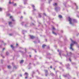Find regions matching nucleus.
Wrapping results in <instances>:
<instances>
[{"label":"nucleus","instance_id":"obj_1","mask_svg":"<svg viewBox=\"0 0 79 79\" xmlns=\"http://www.w3.org/2000/svg\"><path fill=\"white\" fill-rule=\"evenodd\" d=\"M70 40H71L72 43L70 44V49L71 50L73 51V50H74V49L72 48V47L73 46V45H74V44H76V45H77V43L75 41H74L73 40H72V39H70Z\"/></svg>","mask_w":79,"mask_h":79},{"label":"nucleus","instance_id":"obj_2","mask_svg":"<svg viewBox=\"0 0 79 79\" xmlns=\"http://www.w3.org/2000/svg\"><path fill=\"white\" fill-rule=\"evenodd\" d=\"M72 23H77V20L76 19H73L72 18H70V17H69V21L70 24H72Z\"/></svg>","mask_w":79,"mask_h":79},{"label":"nucleus","instance_id":"obj_3","mask_svg":"<svg viewBox=\"0 0 79 79\" xmlns=\"http://www.w3.org/2000/svg\"><path fill=\"white\" fill-rule=\"evenodd\" d=\"M28 73H25L24 74V76H25L26 77H25V79H27V77H28Z\"/></svg>","mask_w":79,"mask_h":79},{"label":"nucleus","instance_id":"obj_4","mask_svg":"<svg viewBox=\"0 0 79 79\" xmlns=\"http://www.w3.org/2000/svg\"><path fill=\"white\" fill-rule=\"evenodd\" d=\"M63 77H69V76H69V74H68V75H63Z\"/></svg>","mask_w":79,"mask_h":79},{"label":"nucleus","instance_id":"obj_5","mask_svg":"<svg viewBox=\"0 0 79 79\" xmlns=\"http://www.w3.org/2000/svg\"><path fill=\"white\" fill-rule=\"evenodd\" d=\"M45 71L46 74L45 76H47V74H48V70H45Z\"/></svg>","mask_w":79,"mask_h":79},{"label":"nucleus","instance_id":"obj_6","mask_svg":"<svg viewBox=\"0 0 79 79\" xmlns=\"http://www.w3.org/2000/svg\"><path fill=\"white\" fill-rule=\"evenodd\" d=\"M33 7V11H35L36 10V9H35V6H34V5H31Z\"/></svg>","mask_w":79,"mask_h":79},{"label":"nucleus","instance_id":"obj_7","mask_svg":"<svg viewBox=\"0 0 79 79\" xmlns=\"http://www.w3.org/2000/svg\"><path fill=\"white\" fill-rule=\"evenodd\" d=\"M29 36L30 37L31 39H33L35 38V37L33 36V35H29Z\"/></svg>","mask_w":79,"mask_h":79},{"label":"nucleus","instance_id":"obj_8","mask_svg":"<svg viewBox=\"0 0 79 79\" xmlns=\"http://www.w3.org/2000/svg\"><path fill=\"white\" fill-rule=\"evenodd\" d=\"M74 5H75L76 7V9H78V6L77 5L76 3H74Z\"/></svg>","mask_w":79,"mask_h":79},{"label":"nucleus","instance_id":"obj_9","mask_svg":"<svg viewBox=\"0 0 79 79\" xmlns=\"http://www.w3.org/2000/svg\"><path fill=\"white\" fill-rule=\"evenodd\" d=\"M23 62H24V60H22L20 61V64H23Z\"/></svg>","mask_w":79,"mask_h":79},{"label":"nucleus","instance_id":"obj_10","mask_svg":"<svg viewBox=\"0 0 79 79\" xmlns=\"http://www.w3.org/2000/svg\"><path fill=\"white\" fill-rule=\"evenodd\" d=\"M66 67L67 69H70V68L69 67V64H68V65L66 66Z\"/></svg>","mask_w":79,"mask_h":79},{"label":"nucleus","instance_id":"obj_11","mask_svg":"<svg viewBox=\"0 0 79 79\" xmlns=\"http://www.w3.org/2000/svg\"><path fill=\"white\" fill-rule=\"evenodd\" d=\"M10 18L11 19H12V21H15V20H14V19H13V17L11 16L10 17Z\"/></svg>","mask_w":79,"mask_h":79},{"label":"nucleus","instance_id":"obj_12","mask_svg":"<svg viewBox=\"0 0 79 79\" xmlns=\"http://www.w3.org/2000/svg\"><path fill=\"white\" fill-rule=\"evenodd\" d=\"M23 0L24 1V3L25 5L26 4V2H27V0Z\"/></svg>","mask_w":79,"mask_h":79},{"label":"nucleus","instance_id":"obj_13","mask_svg":"<svg viewBox=\"0 0 79 79\" xmlns=\"http://www.w3.org/2000/svg\"><path fill=\"white\" fill-rule=\"evenodd\" d=\"M53 6H57V4L56 3H55L54 4H53Z\"/></svg>","mask_w":79,"mask_h":79},{"label":"nucleus","instance_id":"obj_14","mask_svg":"<svg viewBox=\"0 0 79 79\" xmlns=\"http://www.w3.org/2000/svg\"><path fill=\"white\" fill-rule=\"evenodd\" d=\"M26 32V31H25L24 30H23V31H22V33H23V34H24V33Z\"/></svg>","mask_w":79,"mask_h":79},{"label":"nucleus","instance_id":"obj_15","mask_svg":"<svg viewBox=\"0 0 79 79\" xmlns=\"http://www.w3.org/2000/svg\"><path fill=\"white\" fill-rule=\"evenodd\" d=\"M46 46V45H43L42 46V48H44V47H45V46Z\"/></svg>","mask_w":79,"mask_h":79},{"label":"nucleus","instance_id":"obj_16","mask_svg":"<svg viewBox=\"0 0 79 79\" xmlns=\"http://www.w3.org/2000/svg\"><path fill=\"white\" fill-rule=\"evenodd\" d=\"M9 25L10 26V25H11V24H12V22H10L9 23Z\"/></svg>","mask_w":79,"mask_h":79},{"label":"nucleus","instance_id":"obj_17","mask_svg":"<svg viewBox=\"0 0 79 79\" xmlns=\"http://www.w3.org/2000/svg\"><path fill=\"white\" fill-rule=\"evenodd\" d=\"M11 48H12L13 50V49H14V47H13V46L12 45H11Z\"/></svg>","mask_w":79,"mask_h":79},{"label":"nucleus","instance_id":"obj_18","mask_svg":"<svg viewBox=\"0 0 79 79\" xmlns=\"http://www.w3.org/2000/svg\"><path fill=\"white\" fill-rule=\"evenodd\" d=\"M52 33L53 34H54V35H56V33H55L54 31H52Z\"/></svg>","mask_w":79,"mask_h":79},{"label":"nucleus","instance_id":"obj_19","mask_svg":"<svg viewBox=\"0 0 79 79\" xmlns=\"http://www.w3.org/2000/svg\"><path fill=\"white\" fill-rule=\"evenodd\" d=\"M7 68L8 69H10L11 68V66L10 65L8 66Z\"/></svg>","mask_w":79,"mask_h":79},{"label":"nucleus","instance_id":"obj_20","mask_svg":"<svg viewBox=\"0 0 79 79\" xmlns=\"http://www.w3.org/2000/svg\"><path fill=\"white\" fill-rule=\"evenodd\" d=\"M59 18H62V16L61 15H59Z\"/></svg>","mask_w":79,"mask_h":79},{"label":"nucleus","instance_id":"obj_21","mask_svg":"<svg viewBox=\"0 0 79 79\" xmlns=\"http://www.w3.org/2000/svg\"><path fill=\"white\" fill-rule=\"evenodd\" d=\"M39 17L40 18H41V17L42 16H41V14H39Z\"/></svg>","mask_w":79,"mask_h":79},{"label":"nucleus","instance_id":"obj_22","mask_svg":"<svg viewBox=\"0 0 79 79\" xmlns=\"http://www.w3.org/2000/svg\"><path fill=\"white\" fill-rule=\"evenodd\" d=\"M55 9L56 10V11H57V10H58V8H57V7H56L55 8Z\"/></svg>","mask_w":79,"mask_h":79},{"label":"nucleus","instance_id":"obj_23","mask_svg":"<svg viewBox=\"0 0 79 79\" xmlns=\"http://www.w3.org/2000/svg\"><path fill=\"white\" fill-rule=\"evenodd\" d=\"M69 55H70V56H71V55H72V53L71 52H70L69 53Z\"/></svg>","mask_w":79,"mask_h":79},{"label":"nucleus","instance_id":"obj_24","mask_svg":"<svg viewBox=\"0 0 79 79\" xmlns=\"http://www.w3.org/2000/svg\"><path fill=\"white\" fill-rule=\"evenodd\" d=\"M24 24V22H23L22 23V25H23Z\"/></svg>","mask_w":79,"mask_h":79},{"label":"nucleus","instance_id":"obj_25","mask_svg":"<svg viewBox=\"0 0 79 79\" xmlns=\"http://www.w3.org/2000/svg\"><path fill=\"white\" fill-rule=\"evenodd\" d=\"M52 0H48L49 1V3H50V2H51Z\"/></svg>","mask_w":79,"mask_h":79},{"label":"nucleus","instance_id":"obj_26","mask_svg":"<svg viewBox=\"0 0 79 79\" xmlns=\"http://www.w3.org/2000/svg\"><path fill=\"white\" fill-rule=\"evenodd\" d=\"M8 54H9V53H8V52H6V55H8Z\"/></svg>","mask_w":79,"mask_h":79},{"label":"nucleus","instance_id":"obj_27","mask_svg":"<svg viewBox=\"0 0 79 79\" xmlns=\"http://www.w3.org/2000/svg\"><path fill=\"white\" fill-rule=\"evenodd\" d=\"M13 34H9V35H10V36H11L12 35H13Z\"/></svg>","mask_w":79,"mask_h":79},{"label":"nucleus","instance_id":"obj_28","mask_svg":"<svg viewBox=\"0 0 79 79\" xmlns=\"http://www.w3.org/2000/svg\"><path fill=\"white\" fill-rule=\"evenodd\" d=\"M25 26L26 27H27V24H25Z\"/></svg>","mask_w":79,"mask_h":79},{"label":"nucleus","instance_id":"obj_29","mask_svg":"<svg viewBox=\"0 0 79 79\" xmlns=\"http://www.w3.org/2000/svg\"><path fill=\"white\" fill-rule=\"evenodd\" d=\"M51 75H52V76H54V74L52 73H51Z\"/></svg>","mask_w":79,"mask_h":79},{"label":"nucleus","instance_id":"obj_30","mask_svg":"<svg viewBox=\"0 0 79 79\" xmlns=\"http://www.w3.org/2000/svg\"><path fill=\"white\" fill-rule=\"evenodd\" d=\"M2 8H1L0 7V11H2Z\"/></svg>","mask_w":79,"mask_h":79},{"label":"nucleus","instance_id":"obj_31","mask_svg":"<svg viewBox=\"0 0 79 79\" xmlns=\"http://www.w3.org/2000/svg\"><path fill=\"white\" fill-rule=\"evenodd\" d=\"M31 25H34V23H31Z\"/></svg>","mask_w":79,"mask_h":79},{"label":"nucleus","instance_id":"obj_32","mask_svg":"<svg viewBox=\"0 0 79 79\" xmlns=\"http://www.w3.org/2000/svg\"><path fill=\"white\" fill-rule=\"evenodd\" d=\"M13 5H14V6H16V4L15 3V4H13Z\"/></svg>","mask_w":79,"mask_h":79},{"label":"nucleus","instance_id":"obj_33","mask_svg":"<svg viewBox=\"0 0 79 79\" xmlns=\"http://www.w3.org/2000/svg\"><path fill=\"white\" fill-rule=\"evenodd\" d=\"M44 15H45V16H46L47 15H46V14H45V13H44L43 14Z\"/></svg>","mask_w":79,"mask_h":79},{"label":"nucleus","instance_id":"obj_34","mask_svg":"<svg viewBox=\"0 0 79 79\" xmlns=\"http://www.w3.org/2000/svg\"><path fill=\"white\" fill-rule=\"evenodd\" d=\"M69 60L71 62V59H70V58H69Z\"/></svg>","mask_w":79,"mask_h":79},{"label":"nucleus","instance_id":"obj_35","mask_svg":"<svg viewBox=\"0 0 79 79\" xmlns=\"http://www.w3.org/2000/svg\"><path fill=\"white\" fill-rule=\"evenodd\" d=\"M23 16H22L21 17H20V19H23Z\"/></svg>","mask_w":79,"mask_h":79},{"label":"nucleus","instance_id":"obj_36","mask_svg":"<svg viewBox=\"0 0 79 79\" xmlns=\"http://www.w3.org/2000/svg\"><path fill=\"white\" fill-rule=\"evenodd\" d=\"M47 55H50V54L49 53L48 54L47 53Z\"/></svg>","mask_w":79,"mask_h":79},{"label":"nucleus","instance_id":"obj_37","mask_svg":"<svg viewBox=\"0 0 79 79\" xmlns=\"http://www.w3.org/2000/svg\"><path fill=\"white\" fill-rule=\"evenodd\" d=\"M52 29H53V30H54V29H55V27H52Z\"/></svg>","mask_w":79,"mask_h":79},{"label":"nucleus","instance_id":"obj_38","mask_svg":"<svg viewBox=\"0 0 79 79\" xmlns=\"http://www.w3.org/2000/svg\"><path fill=\"white\" fill-rule=\"evenodd\" d=\"M59 55H60V56H61V52H59Z\"/></svg>","mask_w":79,"mask_h":79},{"label":"nucleus","instance_id":"obj_39","mask_svg":"<svg viewBox=\"0 0 79 79\" xmlns=\"http://www.w3.org/2000/svg\"><path fill=\"white\" fill-rule=\"evenodd\" d=\"M34 51H35V53H37V51H36V50H35V49L34 50Z\"/></svg>","mask_w":79,"mask_h":79},{"label":"nucleus","instance_id":"obj_40","mask_svg":"<svg viewBox=\"0 0 79 79\" xmlns=\"http://www.w3.org/2000/svg\"><path fill=\"white\" fill-rule=\"evenodd\" d=\"M35 74V72H33V74Z\"/></svg>","mask_w":79,"mask_h":79},{"label":"nucleus","instance_id":"obj_41","mask_svg":"<svg viewBox=\"0 0 79 79\" xmlns=\"http://www.w3.org/2000/svg\"><path fill=\"white\" fill-rule=\"evenodd\" d=\"M68 56V54L67 53V55L66 56V57H67Z\"/></svg>","mask_w":79,"mask_h":79},{"label":"nucleus","instance_id":"obj_42","mask_svg":"<svg viewBox=\"0 0 79 79\" xmlns=\"http://www.w3.org/2000/svg\"><path fill=\"white\" fill-rule=\"evenodd\" d=\"M2 50L3 51V50H5V48H4L3 49H2Z\"/></svg>","mask_w":79,"mask_h":79},{"label":"nucleus","instance_id":"obj_43","mask_svg":"<svg viewBox=\"0 0 79 79\" xmlns=\"http://www.w3.org/2000/svg\"><path fill=\"white\" fill-rule=\"evenodd\" d=\"M20 77H22V75H21V74H20Z\"/></svg>","mask_w":79,"mask_h":79},{"label":"nucleus","instance_id":"obj_44","mask_svg":"<svg viewBox=\"0 0 79 79\" xmlns=\"http://www.w3.org/2000/svg\"><path fill=\"white\" fill-rule=\"evenodd\" d=\"M54 16H55V13H54Z\"/></svg>","mask_w":79,"mask_h":79},{"label":"nucleus","instance_id":"obj_45","mask_svg":"<svg viewBox=\"0 0 79 79\" xmlns=\"http://www.w3.org/2000/svg\"><path fill=\"white\" fill-rule=\"evenodd\" d=\"M9 4H11V2H9Z\"/></svg>","mask_w":79,"mask_h":79},{"label":"nucleus","instance_id":"obj_46","mask_svg":"<svg viewBox=\"0 0 79 79\" xmlns=\"http://www.w3.org/2000/svg\"><path fill=\"white\" fill-rule=\"evenodd\" d=\"M50 68H51V69L52 68V66H50Z\"/></svg>","mask_w":79,"mask_h":79},{"label":"nucleus","instance_id":"obj_47","mask_svg":"<svg viewBox=\"0 0 79 79\" xmlns=\"http://www.w3.org/2000/svg\"><path fill=\"white\" fill-rule=\"evenodd\" d=\"M29 56H30V58H31V55H30Z\"/></svg>","mask_w":79,"mask_h":79},{"label":"nucleus","instance_id":"obj_48","mask_svg":"<svg viewBox=\"0 0 79 79\" xmlns=\"http://www.w3.org/2000/svg\"><path fill=\"white\" fill-rule=\"evenodd\" d=\"M60 64H62V63H61V62H60Z\"/></svg>","mask_w":79,"mask_h":79},{"label":"nucleus","instance_id":"obj_49","mask_svg":"<svg viewBox=\"0 0 79 79\" xmlns=\"http://www.w3.org/2000/svg\"><path fill=\"white\" fill-rule=\"evenodd\" d=\"M46 42H47V40L46 39L45 40Z\"/></svg>","mask_w":79,"mask_h":79},{"label":"nucleus","instance_id":"obj_50","mask_svg":"<svg viewBox=\"0 0 79 79\" xmlns=\"http://www.w3.org/2000/svg\"><path fill=\"white\" fill-rule=\"evenodd\" d=\"M16 45H17V46H18V44H16Z\"/></svg>","mask_w":79,"mask_h":79},{"label":"nucleus","instance_id":"obj_51","mask_svg":"<svg viewBox=\"0 0 79 79\" xmlns=\"http://www.w3.org/2000/svg\"><path fill=\"white\" fill-rule=\"evenodd\" d=\"M61 32H63V31H62V30L61 31Z\"/></svg>","mask_w":79,"mask_h":79},{"label":"nucleus","instance_id":"obj_52","mask_svg":"<svg viewBox=\"0 0 79 79\" xmlns=\"http://www.w3.org/2000/svg\"><path fill=\"white\" fill-rule=\"evenodd\" d=\"M30 19H32V17H30Z\"/></svg>","mask_w":79,"mask_h":79},{"label":"nucleus","instance_id":"obj_53","mask_svg":"<svg viewBox=\"0 0 79 79\" xmlns=\"http://www.w3.org/2000/svg\"><path fill=\"white\" fill-rule=\"evenodd\" d=\"M24 15L26 14V13L24 12Z\"/></svg>","mask_w":79,"mask_h":79},{"label":"nucleus","instance_id":"obj_54","mask_svg":"<svg viewBox=\"0 0 79 79\" xmlns=\"http://www.w3.org/2000/svg\"><path fill=\"white\" fill-rule=\"evenodd\" d=\"M34 42L35 43H37V42H35V41H34Z\"/></svg>","mask_w":79,"mask_h":79},{"label":"nucleus","instance_id":"obj_55","mask_svg":"<svg viewBox=\"0 0 79 79\" xmlns=\"http://www.w3.org/2000/svg\"><path fill=\"white\" fill-rule=\"evenodd\" d=\"M54 70H55V68H54Z\"/></svg>","mask_w":79,"mask_h":79},{"label":"nucleus","instance_id":"obj_56","mask_svg":"<svg viewBox=\"0 0 79 79\" xmlns=\"http://www.w3.org/2000/svg\"><path fill=\"white\" fill-rule=\"evenodd\" d=\"M57 51H58V52H59V50L58 49V50H57Z\"/></svg>","mask_w":79,"mask_h":79},{"label":"nucleus","instance_id":"obj_57","mask_svg":"<svg viewBox=\"0 0 79 79\" xmlns=\"http://www.w3.org/2000/svg\"><path fill=\"white\" fill-rule=\"evenodd\" d=\"M48 48H49V46H48Z\"/></svg>","mask_w":79,"mask_h":79},{"label":"nucleus","instance_id":"obj_58","mask_svg":"<svg viewBox=\"0 0 79 79\" xmlns=\"http://www.w3.org/2000/svg\"><path fill=\"white\" fill-rule=\"evenodd\" d=\"M74 64V63H72V64Z\"/></svg>","mask_w":79,"mask_h":79},{"label":"nucleus","instance_id":"obj_59","mask_svg":"<svg viewBox=\"0 0 79 79\" xmlns=\"http://www.w3.org/2000/svg\"><path fill=\"white\" fill-rule=\"evenodd\" d=\"M12 65H13V63H12Z\"/></svg>","mask_w":79,"mask_h":79},{"label":"nucleus","instance_id":"obj_60","mask_svg":"<svg viewBox=\"0 0 79 79\" xmlns=\"http://www.w3.org/2000/svg\"><path fill=\"white\" fill-rule=\"evenodd\" d=\"M32 77H33V75H32Z\"/></svg>","mask_w":79,"mask_h":79},{"label":"nucleus","instance_id":"obj_61","mask_svg":"<svg viewBox=\"0 0 79 79\" xmlns=\"http://www.w3.org/2000/svg\"><path fill=\"white\" fill-rule=\"evenodd\" d=\"M25 50H26V49H25Z\"/></svg>","mask_w":79,"mask_h":79},{"label":"nucleus","instance_id":"obj_62","mask_svg":"<svg viewBox=\"0 0 79 79\" xmlns=\"http://www.w3.org/2000/svg\"><path fill=\"white\" fill-rule=\"evenodd\" d=\"M28 69H30V68H29Z\"/></svg>","mask_w":79,"mask_h":79},{"label":"nucleus","instance_id":"obj_63","mask_svg":"<svg viewBox=\"0 0 79 79\" xmlns=\"http://www.w3.org/2000/svg\"><path fill=\"white\" fill-rule=\"evenodd\" d=\"M39 42H40V41H39Z\"/></svg>","mask_w":79,"mask_h":79},{"label":"nucleus","instance_id":"obj_64","mask_svg":"<svg viewBox=\"0 0 79 79\" xmlns=\"http://www.w3.org/2000/svg\"><path fill=\"white\" fill-rule=\"evenodd\" d=\"M74 79H76V78H74Z\"/></svg>","mask_w":79,"mask_h":79}]
</instances>
